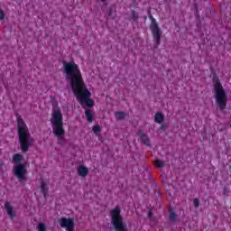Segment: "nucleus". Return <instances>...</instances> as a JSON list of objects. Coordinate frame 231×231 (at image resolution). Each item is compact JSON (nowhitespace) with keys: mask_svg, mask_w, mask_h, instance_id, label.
Wrapping results in <instances>:
<instances>
[{"mask_svg":"<svg viewBox=\"0 0 231 231\" xmlns=\"http://www.w3.org/2000/svg\"><path fill=\"white\" fill-rule=\"evenodd\" d=\"M78 174H79V176H81L82 178H86V176H88V174H89V170L86 166L80 165L78 168Z\"/></svg>","mask_w":231,"mask_h":231,"instance_id":"nucleus-10","label":"nucleus"},{"mask_svg":"<svg viewBox=\"0 0 231 231\" xmlns=\"http://www.w3.org/2000/svg\"><path fill=\"white\" fill-rule=\"evenodd\" d=\"M3 165H5V162L0 161V169H3Z\"/></svg>","mask_w":231,"mask_h":231,"instance_id":"nucleus-27","label":"nucleus"},{"mask_svg":"<svg viewBox=\"0 0 231 231\" xmlns=\"http://www.w3.org/2000/svg\"><path fill=\"white\" fill-rule=\"evenodd\" d=\"M154 120L156 124H163V120H165V116L162 112H157L154 116Z\"/></svg>","mask_w":231,"mask_h":231,"instance_id":"nucleus-13","label":"nucleus"},{"mask_svg":"<svg viewBox=\"0 0 231 231\" xmlns=\"http://www.w3.org/2000/svg\"><path fill=\"white\" fill-rule=\"evenodd\" d=\"M13 162L14 163H18L13 170L14 176H16L21 185H26V172H28V171L24 164L21 163V162H23V154L14 153L13 155Z\"/></svg>","mask_w":231,"mask_h":231,"instance_id":"nucleus-5","label":"nucleus"},{"mask_svg":"<svg viewBox=\"0 0 231 231\" xmlns=\"http://www.w3.org/2000/svg\"><path fill=\"white\" fill-rule=\"evenodd\" d=\"M116 120H125V113L123 111H117L115 114Z\"/></svg>","mask_w":231,"mask_h":231,"instance_id":"nucleus-15","label":"nucleus"},{"mask_svg":"<svg viewBox=\"0 0 231 231\" xmlns=\"http://www.w3.org/2000/svg\"><path fill=\"white\" fill-rule=\"evenodd\" d=\"M155 167L158 169H162V167H165V162L160 159H156L154 162Z\"/></svg>","mask_w":231,"mask_h":231,"instance_id":"nucleus-17","label":"nucleus"},{"mask_svg":"<svg viewBox=\"0 0 231 231\" xmlns=\"http://www.w3.org/2000/svg\"><path fill=\"white\" fill-rule=\"evenodd\" d=\"M48 190H50V189L48 188V182H46L45 180H42L41 181V192L43 195V197L47 198L48 196Z\"/></svg>","mask_w":231,"mask_h":231,"instance_id":"nucleus-11","label":"nucleus"},{"mask_svg":"<svg viewBox=\"0 0 231 231\" xmlns=\"http://www.w3.org/2000/svg\"><path fill=\"white\" fill-rule=\"evenodd\" d=\"M85 116H86L87 121L89 122V124H91L93 122V111L87 109L85 111Z\"/></svg>","mask_w":231,"mask_h":231,"instance_id":"nucleus-14","label":"nucleus"},{"mask_svg":"<svg viewBox=\"0 0 231 231\" xmlns=\"http://www.w3.org/2000/svg\"><path fill=\"white\" fill-rule=\"evenodd\" d=\"M5 208L11 219H14V217H15V214L14 213V208L11 207L10 202L6 201L5 203Z\"/></svg>","mask_w":231,"mask_h":231,"instance_id":"nucleus-12","label":"nucleus"},{"mask_svg":"<svg viewBox=\"0 0 231 231\" xmlns=\"http://www.w3.org/2000/svg\"><path fill=\"white\" fill-rule=\"evenodd\" d=\"M149 19L152 21L150 30L152 33L153 41L156 42L157 46H160L162 44V30L158 25V22H156L152 14H151V11H149Z\"/></svg>","mask_w":231,"mask_h":231,"instance_id":"nucleus-7","label":"nucleus"},{"mask_svg":"<svg viewBox=\"0 0 231 231\" xmlns=\"http://www.w3.org/2000/svg\"><path fill=\"white\" fill-rule=\"evenodd\" d=\"M5 19V11L3 9H0V21H4Z\"/></svg>","mask_w":231,"mask_h":231,"instance_id":"nucleus-23","label":"nucleus"},{"mask_svg":"<svg viewBox=\"0 0 231 231\" xmlns=\"http://www.w3.org/2000/svg\"><path fill=\"white\" fill-rule=\"evenodd\" d=\"M169 212H170V216H169L170 221H172V222L176 221L178 215H176V213L174 212V209L170 208Z\"/></svg>","mask_w":231,"mask_h":231,"instance_id":"nucleus-16","label":"nucleus"},{"mask_svg":"<svg viewBox=\"0 0 231 231\" xmlns=\"http://www.w3.org/2000/svg\"><path fill=\"white\" fill-rule=\"evenodd\" d=\"M51 124L54 136L57 138H62V136L66 134V130H64V116L60 109L52 112Z\"/></svg>","mask_w":231,"mask_h":231,"instance_id":"nucleus-4","label":"nucleus"},{"mask_svg":"<svg viewBox=\"0 0 231 231\" xmlns=\"http://www.w3.org/2000/svg\"><path fill=\"white\" fill-rule=\"evenodd\" d=\"M223 194L224 196H226L228 194V188H226V186H225L223 189Z\"/></svg>","mask_w":231,"mask_h":231,"instance_id":"nucleus-24","label":"nucleus"},{"mask_svg":"<svg viewBox=\"0 0 231 231\" xmlns=\"http://www.w3.org/2000/svg\"><path fill=\"white\" fill-rule=\"evenodd\" d=\"M115 13H113V7L108 8V17H111V19H115Z\"/></svg>","mask_w":231,"mask_h":231,"instance_id":"nucleus-20","label":"nucleus"},{"mask_svg":"<svg viewBox=\"0 0 231 231\" xmlns=\"http://www.w3.org/2000/svg\"><path fill=\"white\" fill-rule=\"evenodd\" d=\"M148 217H150V218H152V211H149V213H148Z\"/></svg>","mask_w":231,"mask_h":231,"instance_id":"nucleus-25","label":"nucleus"},{"mask_svg":"<svg viewBox=\"0 0 231 231\" xmlns=\"http://www.w3.org/2000/svg\"><path fill=\"white\" fill-rule=\"evenodd\" d=\"M38 230L39 231H46V225H44L42 223H39L38 224Z\"/></svg>","mask_w":231,"mask_h":231,"instance_id":"nucleus-21","label":"nucleus"},{"mask_svg":"<svg viewBox=\"0 0 231 231\" xmlns=\"http://www.w3.org/2000/svg\"><path fill=\"white\" fill-rule=\"evenodd\" d=\"M101 1L104 3V2H106V1H107V0H101Z\"/></svg>","mask_w":231,"mask_h":231,"instance_id":"nucleus-28","label":"nucleus"},{"mask_svg":"<svg viewBox=\"0 0 231 231\" xmlns=\"http://www.w3.org/2000/svg\"><path fill=\"white\" fill-rule=\"evenodd\" d=\"M161 129H162V131H165V129H166L165 125H161Z\"/></svg>","mask_w":231,"mask_h":231,"instance_id":"nucleus-26","label":"nucleus"},{"mask_svg":"<svg viewBox=\"0 0 231 231\" xmlns=\"http://www.w3.org/2000/svg\"><path fill=\"white\" fill-rule=\"evenodd\" d=\"M110 217L115 231H129L127 224L124 222L120 207L116 206L114 209L110 210Z\"/></svg>","mask_w":231,"mask_h":231,"instance_id":"nucleus-6","label":"nucleus"},{"mask_svg":"<svg viewBox=\"0 0 231 231\" xmlns=\"http://www.w3.org/2000/svg\"><path fill=\"white\" fill-rule=\"evenodd\" d=\"M139 19H140V17L138 16V14L136 13V11H132V20L134 23H138Z\"/></svg>","mask_w":231,"mask_h":231,"instance_id":"nucleus-18","label":"nucleus"},{"mask_svg":"<svg viewBox=\"0 0 231 231\" xmlns=\"http://www.w3.org/2000/svg\"><path fill=\"white\" fill-rule=\"evenodd\" d=\"M193 205H194L195 208H198L199 207V199H194Z\"/></svg>","mask_w":231,"mask_h":231,"instance_id":"nucleus-22","label":"nucleus"},{"mask_svg":"<svg viewBox=\"0 0 231 231\" xmlns=\"http://www.w3.org/2000/svg\"><path fill=\"white\" fill-rule=\"evenodd\" d=\"M63 73L66 80H69L71 89L80 106L85 109L86 107H93L95 100L91 99V93L88 89L82 71L79 64L72 61L63 62Z\"/></svg>","mask_w":231,"mask_h":231,"instance_id":"nucleus-1","label":"nucleus"},{"mask_svg":"<svg viewBox=\"0 0 231 231\" xmlns=\"http://www.w3.org/2000/svg\"><path fill=\"white\" fill-rule=\"evenodd\" d=\"M61 228H65L66 231H75V218L61 217L59 219Z\"/></svg>","mask_w":231,"mask_h":231,"instance_id":"nucleus-8","label":"nucleus"},{"mask_svg":"<svg viewBox=\"0 0 231 231\" xmlns=\"http://www.w3.org/2000/svg\"><path fill=\"white\" fill-rule=\"evenodd\" d=\"M137 136H139L141 143L146 145L147 147H151V139L147 134L143 133V130H139L137 133Z\"/></svg>","mask_w":231,"mask_h":231,"instance_id":"nucleus-9","label":"nucleus"},{"mask_svg":"<svg viewBox=\"0 0 231 231\" xmlns=\"http://www.w3.org/2000/svg\"><path fill=\"white\" fill-rule=\"evenodd\" d=\"M92 131L95 134H97V133H100V131H102V128L100 127V125H96L93 126Z\"/></svg>","mask_w":231,"mask_h":231,"instance_id":"nucleus-19","label":"nucleus"},{"mask_svg":"<svg viewBox=\"0 0 231 231\" xmlns=\"http://www.w3.org/2000/svg\"><path fill=\"white\" fill-rule=\"evenodd\" d=\"M213 88L216 104L220 111H225L226 109V102H228V96L226 95V90L223 88V84H221V79L216 74L213 76Z\"/></svg>","mask_w":231,"mask_h":231,"instance_id":"nucleus-3","label":"nucleus"},{"mask_svg":"<svg viewBox=\"0 0 231 231\" xmlns=\"http://www.w3.org/2000/svg\"><path fill=\"white\" fill-rule=\"evenodd\" d=\"M16 122L18 141L22 152H28L29 149L32 147V141H30L32 134H30L28 125H26V123H24V120L23 117H21V116H17Z\"/></svg>","mask_w":231,"mask_h":231,"instance_id":"nucleus-2","label":"nucleus"}]
</instances>
